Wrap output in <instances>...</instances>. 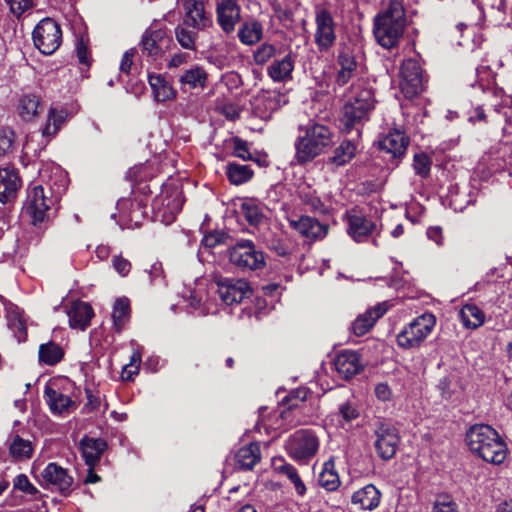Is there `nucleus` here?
<instances>
[{"instance_id":"nucleus-1","label":"nucleus","mask_w":512,"mask_h":512,"mask_svg":"<svg viewBox=\"0 0 512 512\" xmlns=\"http://www.w3.org/2000/svg\"><path fill=\"white\" fill-rule=\"evenodd\" d=\"M375 104L376 100L371 88L366 87L363 82L353 83L342 108L340 118L342 131L350 133L355 130L356 135L359 136L361 127L369 120Z\"/></svg>"},{"instance_id":"nucleus-2","label":"nucleus","mask_w":512,"mask_h":512,"mask_svg":"<svg viewBox=\"0 0 512 512\" xmlns=\"http://www.w3.org/2000/svg\"><path fill=\"white\" fill-rule=\"evenodd\" d=\"M466 443L470 451L484 461L501 464L507 456V447L495 429L477 424L467 431Z\"/></svg>"},{"instance_id":"nucleus-3","label":"nucleus","mask_w":512,"mask_h":512,"mask_svg":"<svg viewBox=\"0 0 512 512\" xmlns=\"http://www.w3.org/2000/svg\"><path fill=\"white\" fill-rule=\"evenodd\" d=\"M61 184L57 189L49 188L48 192L41 185L30 187L23 205V212L28 215L33 225L42 224L50 219L52 207L57 202L59 195L66 189L65 177L60 173Z\"/></svg>"},{"instance_id":"nucleus-4","label":"nucleus","mask_w":512,"mask_h":512,"mask_svg":"<svg viewBox=\"0 0 512 512\" xmlns=\"http://www.w3.org/2000/svg\"><path fill=\"white\" fill-rule=\"evenodd\" d=\"M405 25L403 6L397 1H392L387 10L375 18L374 35L377 42L387 49L396 46L403 35Z\"/></svg>"},{"instance_id":"nucleus-5","label":"nucleus","mask_w":512,"mask_h":512,"mask_svg":"<svg viewBox=\"0 0 512 512\" xmlns=\"http://www.w3.org/2000/svg\"><path fill=\"white\" fill-rule=\"evenodd\" d=\"M300 135L295 142L296 158L299 162L311 161L332 143V133L328 126L319 123H308L300 128Z\"/></svg>"},{"instance_id":"nucleus-6","label":"nucleus","mask_w":512,"mask_h":512,"mask_svg":"<svg viewBox=\"0 0 512 512\" xmlns=\"http://www.w3.org/2000/svg\"><path fill=\"white\" fill-rule=\"evenodd\" d=\"M436 318L431 313H424L413 319L397 335V344L404 349L419 347L431 334Z\"/></svg>"},{"instance_id":"nucleus-7","label":"nucleus","mask_w":512,"mask_h":512,"mask_svg":"<svg viewBox=\"0 0 512 512\" xmlns=\"http://www.w3.org/2000/svg\"><path fill=\"white\" fill-rule=\"evenodd\" d=\"M319 438L309 429L295 431L286 441V451L293 460L307 464L319 450Z\"/></svg>"},{"instance_id":"nucleus-8","label":"nucleus","mask_w":512,"mask_h":512,"mask_svg":"<svg viewBox=\"0 0 512 512\" xmlns=\"http://www.w3.org/2000/svg\"><path fill=\"white\" fill-rule=\"evenodd\" d=\"M229 261L243 271L261 270L266 265L264 253L251 240H240L228 250Z\"/></svg>"},{"instance_id":"nucleus-9","label":"nucleus","mask_w":512,"mask_h":512,"mask_svg":"<svg viewBox=\"0 0 512 512\" xmlns=\"http://www.w3.org/2000/svg\"><path fill=\"white\" fill-rule=\"evenodd\" d=\"M67 119V112L64 109L51 108L48 113L47 123L41 133L32 134L27 137L24 149L27 153L32 151L36 156L38 152L46 147L51 137L55 136Z\"/></svg>"},{"instance_id":"nucleus-10","label":"nucleus","mask_w":512,"mask_h":512,"mask_svg":"<svg viewBox=\"0 0 512 512\" xmlns=\"http://www.w3.org/2000/svg\"><path fill=\"white\" fill-rule=\"evenodd\" d=\"M315 33L314 42L321 53H327L334 46L336 35V23L332 13L324 8H315Z\"/></svg>"},{"instance_id":"nucleus-11","label":"nucleus","mask_w":512,"mask_h":512,"mask_svg":"<svg viewBox=\"0 0 512 512\" xmlns=\"http://www.w3.org/2000/svg\"><path fill=\"white\" fill-rule=\"evenodd\" d=\"M183 202L182 193L177 187L166 186L153 200L152 207L155 216L163 223L169 224L181 211Z\"/></svg>"},{"instance_id":"nucleus-12","label":"nucleus","mask_w":512,"mask_h":512,"mask_svg":"<svg viewBox=\"0 0 512 512\" xmlns=\"http://www.w3.org/2000/svg\"><path fill=\"white\" fill-rule=\"evenodd\" d=\"M33 41L41 53L53 54L62 43L60 25L51 18L41 20L34 28Z\"/></svg>"},{"instance_id":"nucleus-13","label":"nucleus","mask_w":512,"mask_h":512,"mask_svg":"<svg viewBox=\"0 0 512 512\" xmlns=\"http://www.w3.org/2000/svg\"><path fill=\"white\" fill-rule=\"evenodd\" d=\"M374 436L377 455L383 460L392 459L400 441L397 429L389 422L378 420L374 426Z\"/></svg>"},{"instance_id":"nucleus-14","label":"nucleus","mask_w":512,"mask_h":512,"mask_svg":"<svg viewBox=\"0 0 512 512\" xmlns=\"http://www.w3.org/2000/svg\"><path fill=\"white\" fill-rule=\"evenodd\" d=\"M170 42L166 29L151 25L144 32L140 42L142 55L155 61L164 55Z\"/></svg>"},{"instance_id":"nucleus-15","label":"nucleus","mask_w":512,"mask_h":512,"mask_svg":"<svg viewBox=\"0 0 512 512\" xmlns=\"http://www.w3.org/2000/svg\"><path fill=\"white\" fill-rule=\"evenodd\" d=\"M400 88L406 98H413L423 91L422 69L415 59H407L401 65Z\"/></svg>"},{"instance_id":"nucleus-16","label":"nucleus","mask_w":512,"mask_h":512,"mask_svg":"<svg viewBox=\"0 0 512 512\" xmlns=\"http://www.w3.org/2000/svg\"><path fill=\"white\" fill-rule=\"evenodd\" d=\"M241 11L238 0H215L216 22L227 35L235 31L241 20Z\"/></svg>"},{"instance_id":"nucleus-17","label":"nucleus","mask_w":512,"mask_h":512,"mask_svg":"<svg viewBox=\"0 0 512 512\" xmlns=\"http://www.w3.org/2000/svg\"><path fill=\"white\" fill-rule=\"evenodd\" d=\"M218 294L226 305H232L249 297L251 288L244 279L224 278L218 282Z\"/></svg>"},{"instance_id":"nucleus-18","label":"nucleus","mask_w":512,"mask_h":512,"mask_svg":"<svg viewBox=\"0 0 512 512\" xmlns=\"http://www.w3.org/2000/svg\"><path fill=\"white\" fill-rule=\"evenodd\" d=\"M347 220V233L358 243L365 242L376 229V224L356 209L345 214Z\"/></svg>"},{"instance_id":"nucleus-19","label":"nucleus","mask_w":512,"mask_h":512,"mask_svg":"<svg viewBox=\"0 0 512 512\" xmlns=\"http://www.w3.org/2000/svg\"><path fill=\"white\" fill-rule=\"evenodd\" d=\"M41 478L42 485L46 487L53 486L64 495L71 491L73 477L57 463H49L41 472Z\"/></svg>"},{"instance_id":"nucleus-20","label":"nucleus","mask_w":512,"mask_h":512,"mask_svg":"<svg viewBox=\"0 0 512 512\" xmlns=\"http://www.w3.org/2000/svg\"><path fill=\"white\" fill-rule=\"evenodd\" d=\"M297 54L289 51L282 58L274 59L267 67V76L275 83H287L293 79Z\"/></svg>"},{"instance_id":"nucleus-21","label":"nucleus","mask_w":512,"mask_h":512,"mask_svg":"<svg viewBox=\"0 0 512 512\" xmlns=\"http://www.w3.org/2000/svg\"><path fill=\"white\" fill-rule=\"evenodd\" d=\"M185 16L183 24L196 30H204L212 26L213 22L206 15L205 5L200 0H185L183 3Z\"/></svg>"},{"instance_id":"nucleus-22","label":"nucleus","mask_w":512,"mask_h":512,"mask_svg":"<svg viewBox=\"0 0 512 512\" xmlns=\"http://www.w3.org/2000/svg\"><path fill=\"white\" fill-rule=\"evenodd\" d=\"M337 73L335 82L338 86H344L355 74L358 63L351 47L343 46L339 49L337 60Z\"/></svg>"},{"instance_id":"nucleus-23","label":"nucleus","mask_w":512,"mask_h":512,"mask_svg":"<svg viewBox=\"0 0 512 512\" xmlns=\"http://www.w3.org/2000/svg\"><path fill=\"white\" fill-rule=\"evenodd\" d=\"M334 366L338 374L346 380L351 379L363 369L359 354L351 350L340 352L334 360Z\"/></svg>"},{"instance_id":"nucleus-24","label":"nucleus","mask_w":512,"mask_h":512,"mask_svg":"<svg viewBox=\"0 0 512 512\" xmlns=\"http://www.w3.org/2000/svg\"><path fill=\"white\" fill-rule=\"evenodd\" d=\"M289 224L301 235L311 240L322 239L328 232L326 225L309 216H301L299 219H289Z\"/></svg>"},{"instance_id":"nucleus-25","label":"nucleus","mask_w":512,"mask_h":512,"mask_svg":"<svg viewBox=\"0 0 512 512\" xmlns=\"http://www.w3.org/2000/svg\"><path fill=\"white\" fill-rule=\"evenodd\" d=\"M21 180L13 168L0 169V202L5 204L16 198Z\"/></svg>"},{"instance_id":"nucleus-26","label":"nucleus","mask_w":512,"mask_h":512,"mask_svg":"<svg viewBox=\"0 0 512 512\" xmlns=\"http://www.w3.org/2000/svg\"><path fill=\"white\" fill-rule=\"evenodd\" d=\"M264 36V26L261 21L250 17L243 21L238 28L237 37L241 44L254 46L261 42Z\"/></svg>"},{"instance_id":"nucleus-27","label":"nucleus","mask_w":512,"mask_h":512,"mask_svg":"<svg viewBox=\"0 0 512 512\" xmlns=\"http://www.w3.org/2000/svg\"><path fill=\"white\" fill-rule=\"evenodd\" d=\"M386 313L384 304H378L375 307L367 309L364 313L357 316L351 324V331L356 336L365 335Z\"/></svg>"},{"instance_id":"nucleus-28","label":"nucleus","mask_w":512,"mask_h":512,"mask_svg":"<svg viewBox=\"0 0 512 512\" xmlns=\"http://www.w3.org/2000/svg\"><path fill=\"white\" fill-rule=\"evenodd\" d=\"M107 449V442L102 438L84 437L80 441L82 457L88 467L94 468Z\"/></svg>"},{"instance_id":"nucleus-29","label":"nucleus","mask_w":512,"mask_h":512,"mask_svg":"<svg viewBox=\"0 0 512 512\" xmlns=\"http://www.w3.org/2000/svg\"><path fill=\"white\" fill-rule=\"evenodd\" d=\"M409 145V138L400 130H392L379 141L382 151L389 153L394 158L402 157Z\"/></svg>"},{"instance_id":"nucleus-30","label":"nucleus","mask_w":512,"mask_h":512,"mask_svg":"<svg viewBox=\"0 0 512 512\" xmlns=\"http://www.w3.org/2000/svg\"><path fill=\"white\" fill-rule=\"evenodd\" d=\"M93 316L94 311L92 307L82 301L74 302L68 311L70 327L82 331L89 326Z\"/></svg>"},{"instance_id":"nucleus-31","label":"nucleus","mask_w":512,"mask_h":512,"mask_svg":"<svg viewBox=\"0 0 512 512\" xmlns=\"http://www.w3.org/2000/svg\"><path fill=\"white\" fill-rule=\"evenodd\" d=\"M351 501L362 510L372 511L379 506L381 493L373 484H368L354 492Z\"/></svg>"},{"instance_id":"nucleus-32","label":"nucleus","mask_w":512,"mask_h":512,"mask_svg":"<svg viewBox=\"0 0 512 512\" xmlns=\"http://www.w3.org/2000/svg\"><path fill=\"white\" fill-rule=\"evenodd\" d=\"M118 207L121 211L123 209H129L128 214L122 215L123 219L125 220L124 225H121L122 229H132L140 226L145 215L144 207L140 202H134L129 199H122L118 202Z\"/></svg>"},{"instance_id":"nucleus-33","label":"nucleus","mask_w":512,"mask_h":512,"mask_svg":"<svg viewBox=\"0 0 512 512\" xmlns=\"http://www.w3.org/2000/svg\"><path fill=\"white\" fill-rule=\"evenodd\" d=\"M148 80L157 101L165 102L176 97V91L163 75L150 74Z\"/></svg>"},{"instance_id":"nucleus-34","label":"nucleus","mask_w":512,"mask_h":512,"mask_svg":"<svg viewBox=\"0 0 512 512\" xmlns=\"http://www.w3.org/2000/svg\"><path fill=\"white\" fill-rule=\"evenodd\" d=\"M42 110L40 97L34 93H27L20 97L17 111L21 119L30 121Z\"/></svg>"},{"instance_id":"nucleus-35","label":"nucleus","mask_w":512,"mask_h":512,"mask_svg":"<svg viewBox=\"0 0 512 512\" xmlns=\"http://www.w3.org/2000/svg\"><path fill=\"white\" fill-rule=\"evenodd\" d=\"M45 396L47 404L54 414L66 413L69 412L71 408L75 407V402L72 401L69 396L50 387H46Z\"/></svg>"},{"instance_id":"nucleus-36","label":"nucleus","mask_w":512,"mask_h":512,"mask_svg":"<svg viewBox=\"0 0 512 512\" xmlns=\"http://www.w3.org/2000/svg\"><path fill=\"white\" fill-rule=\"evenodd\" d=\"M236 462L240 468L252 469L261 459L260 446L258 443H250L241 447L236 453Z\"/></svg>"},{"instance_id":"nucleus-37","label":"nucleus","mask_w":512,"mask_h":512,"mask_svg":"<svg viewBox=\"0 0 512 512\" xmlns=\"http://www.w3.org/2000/svg\"><path fill=\"white\" fill-rule=\"evenodd\" d=\"M319 485L326 491H336L340 486V477L335 469L334 459L330 458L324 462L322 470L318 476Z\"/></svg>"},{"instance_id":"nucleus-38","label":"nucleus","mask_w":512,"mask_h":512,"mask_svg":"<svg viewBox=\"0 0 512 512\" xmlns=\"http://www.w3.org/2000/svg\"><path fill=\"white\" fill-rule=\"evenodd\" d=\"M207 77L208 75L202 66L192 65L179 77V82L182 86H188L190 89L204 88Z\"/></svg>"},{"instance_id":"nucleus-39","label":"nucleus","mask_w":512,"mask_h":512,"mask_svg":"<svg viewBox=\"0 0 512 512\" xmlns=\"http://www.w3.org/2000/svg\"><path fill=\"white\" fill-rule=\"evenodd\" d=\"M38 355L41 363L54 366L64 358L65 352L61 345L48 341L40 345Z\"/></svg>"},{"instance_id":"nucleus-40","label":"nucleus","mask_w":512,"mask_h":512,"mask_svg":"<svg viewBox=\"0 0 512 512\" xmlns=\"http://www.w3.org/2000/svg\"><path fill=\"white\" fill-rule=\"evenodd\" d=\"M225 173L228 180L233 185L244 184L254 175V172L249 165L238 164L235 162L227 164Z\"/></svg>"},{"instance_id":"nucleus-41","label":"nucleus","mask_w":512,"mask_h":512,"mask_svg":"<svg viewBox=\"0 0 512 512\" xmlns=\"http://www.w3.org/2000/svg\"><path fill=\"white\" fill-rule=\"evenodd\" d=\"M112 318L116 331L120 333L130 319V301L128 298L121 297L115 301Z\"/></svg>"},{"instance_id":"nucleus-42","label":"nucleus","mask_w":512,"mask_h":512,"mask_svg":"<svg viewBox=\"0 0 512 512\" xmlns=\"http://www.w3.org/2000/svg\"><path fill=\"white\" fill-rule=\"evenodd\" d=\"M460 318L465 327L476 329L480 327L485 320L483 311L475 304H466L460 310Z\"/></svg>"},{"instance_id":"nucleus-43","label":"nucleus","mask_w":512,"mask_h":512,"mask_svg":"<svg viewBox=\"0 0 512 512\" xmlns=\"http://www.w3.org/2000/svg\"><path fill=\"white\" fill-rule=\"evenodd\" d=\"M240 209L241 214L251 226H258L265 219L262 206L253 199L243 201Z\"/></svg>"},{"instance_id":"nucleus-44","label":"nucleus","mask_w":512,"mask_h":512,"mask_svg":"<svg viewBox=\"0 0 512 512\" xmlns=\"http://www.w3.org/2000/svg\"><path fill=\"white\" fill-rule=\"evenodd\" d=\"M299 198L301 203L306 207V210L324 214L327 212V208L322 200L317 196L316 192L309 187L300 188Z\"/></svg>"},{"instance_id":"nucleus-45","label":"nucleus","mask_w":512,"mask_h":512,"mask_svg":"<svg viewBox=\"0 0 512 512\" xmlns=\"http://www.w3.org/2000/svg\"><path fill=\"white\" fill-rule=\"evenodd\" d=\"M9 453L16 461L29 459L33 453L32 443L29 440L21 438L19 435H15L9 445Z\"/></svg>"},{"instance_id":"nucleus-46","label":"nucleus","mask_w":512,"mask_h":512,"mask_svg":"<svg viewBox=\"0 0 512 512\" xmlns=\"http://www.w3.org/2000/svg\"><path fill=\"white\" fill-rule=\"evenodd\" d=\"M275 469L278 473L286 476L290 480V482L294 485L297 495L304 496L306 494V485L302 481L297 469L293 465L289 463H283L279 466H276Z\"/></svg>"},{"instance_id":"nucleus-47","label":"nucleus","mask_w":512,"mask_h":512,"mask_svg":"<svg viewBox=\"0 0 512 512\" xmlns=\"http://www.w3.org/2000/svg\"><path fill=\"white\" fill-rule=\"evenodd\" d=\"M188 28L184 24L178 25L175 28V38L182 48L195 51L198 34Z\"/></svg>"},{"instance_id":"nucleus-48","label":"nucleus","mask_w":512,"mask_h":512,"mask_svg":"<svg viewBox=\"0 0 512 512\" xmlns=\"http://www.w3.org/2000/svg\"><path fill=\"white\" fill-rule=\"evenodd\" d=\"M277 48L274 44L263 42L252 52L254 64L263 66L275 57Z\"/></svg>"},{"instance_id":"nucleus-49","label":"nucleus","mask_w":512,"mask_h":512,"mask_svg":"<svg viewBox=\"0 0 512 512\" xmlns=\"http://www.w3.org/2000/svg\"><path fill=\"white\" fill-rule=\"evenodd\" d=\"M356 146L350 141H343L338 148H336L334 152V156L332 158L333 163L337 166H343L348 163L355 155Z\"/></svg>"},{"instance_id":"nucleus-50","label":"nucleus","mask_w":512,"mask_h":512,"mask_svg":"<svg viewBox=\"0 0 512 512\" xmlns=\"http://www.w3.org/2000/svg\"><path fill=\"white\" fill-rule=\"evenodd\" d=\"M142 361V354L139 347L135 348L128 365H126L122 372V378L131 380L133 375L138 374L140 363Z\"/></svg>"},{"instance_id":"nucleus-51","label":"nucleus","mask_w":512,"mask_h":512,"mask_svg":"<svg viewBox=\"0 0 512 512\" xmlns=\"http://www.w3.org/2000/svg\"><path fill=\"white\" fill-rule=\"evenodd\" d=\"M413 167L416 174L420 175L421 177H427L431 167V160L429 156L425 153L415 154Z\"/></svg>"},{"instance_id":"nucleus-52","label":"nucleus","mask_w":512,"mask_h":512,"mask_svg":"<svg viewBox=\"0 0 512 512\" xmlns=\"http://www.w3.org/2000/svg\"><path fill=\"white\" fill-rule=\"evenodd\" d=\"M13 486L14 489L20 490L29 495H35L39 492L38 489L29 481L25 474L17 475L14 479Z\"/></svg>"},{"instance_id":"nucleus-53","label":"nucleus","mask_w":512,"mask_h":512,"mask_svg":"<svg viewBox=\"0 0 512 512\" xmlns=\"http://www.w3.org/2000/svg\"><path fill=\"white\" fill-rule=\"evenodd\" d=\"M233 142V155L241 158L242 160H250L252 159L251 153L249 151L248 143L242 140L239 137H234L232 139Z\"/></svg>"},{"instance_id":"nucleus-54","label":"nucleus","mask_w":512,"mask_h":512,"mask_svg":"<svg viewBox=\"0 0 512 512\" xmlns=\"http://www.w3.org/2000/svg\"><path fill=\"white\" fill-rule=\"evenodd\" d=\"M9 326L14 331L19 342L25 341L27 338V330L25 322L16 314L9 319Z\"/></svg>"},{"instance_id":"nucleus-55","label":"nucleus","mask_w":512,"mask_h":512,"mask_svg":"<svg viewBox=\"0 0 512 512\" xmlns=\"http://www.w3.org/2000/svg\"><path fill=\"white\" fill-rule=\"evenodd\" d=\"M339 415L345 422H351L359 417V410L353 402L347 401L339 406Z\"/></svg>"},{"instance_id":"nucleus-56","label":"nucleus","mask_w":512,"mask_h":512,"mask_svg":"<svg viewBox=\"0 0 512 512\" xmlns=\"http://www.w3.org/2000/svg\"><path fill=\"white\" fill-rule=\"evenodd\" d=\"M433 512H458L457 505L448 496H440L434 503Z\"/></svg>"},{"instance_id":"nucleus-57","label":"nucleus","mask_w":512,"mask_h":512,"mask_svg":"<svg viewBox=\"0 0 512 512\" xmlns=\"http://www.w3.org/2000/svg\"><path fill=\"white\" fill-rule=\"evenodd\" d=\"M14 133L11 130L0 131V155H6L13 149Z\"/></svg>"},{"instance_id":"nucleus-58","label":"nucleus","mask_w":512,"mask_h":512,"mask_svg":"<svg viewBox=\"0 0 512 512\" xmlns=\"http://www.w3.org/2000/svg\"><path fill=\"white\" fill-rule=\"evenodd\" d=\"M265 101L267 102V107L269 109L276 110L287 103V98L284 94L273 91L268 93V95L265 97Z\"/></svg>"},{"instance_id":"nucleus-59","label":"nucleus","mask_w":512,"mask_h":512,"mask_svg":"<svg viewBox=\"0 0 512 512\" xmlns=\"http://www.w3.org/2000/svg\"><path fill=\"white\" fill-rule=\"evenodd\" d=\"M11 12L17 17L32 7V0H7Z\"/></svg>"},{"instance_id":"nucleus-60","label":"nucleus","mask_w":512,"mask_h":512,"mask_svg":"<svg viewBox=\"0 0 512 512\" xmlns=\"http://www.w3.org/2000/svg\"><path fill=\"white\" fill-rule=\"evenodd\" d=\"M112 264L121 276H126L131 270V263L120 255L113 257Z\"/></svg>"},{"instance_id":"nucleus-61","label":"nucleus","mask_w":512,"mask_h":512,"mask_svg":"<svg viewBox=\"0 0 512 512\" xmlns=\"http://www.w3.org/2000/svg\"><path fill=\"white\" fill-rule=\"evenodd\" d=\"M135 54L134 49L127 50L121 59L120 63V71L125 74H129L131 67L133 65V57Z\"/></svg>"},{"instance_id":"nucleus-62","label":"nucleus","mask_w":512,"mask_h":512,"mask_svg":"<svg viewBox=\"0 0 512 512\" xmlns=\"http://www.w3.org/2000/svg\"><path fill=\"white\" fill-rule=\"evenodd\" d=\"M375 395L381 401H389L392 397V391L386 383H379L375 387Z\"/></svg>"},{"instance_id":"nucleus-63","label":"nucleus","mask_w":512,"mask_h":512,"mask_svg":"<svg viewBox=\"0 0 512 512\" xmlns=\"http://www.w3.org/2000/svg\"><path fill=\"white\" fill-rule=\"evenodd\" d=\"M222 240H223V234L218 233V232L209 233L204 236V238L202 240V244L205 247L213 248V247L217 246L218 244H220L222 242Z\"/></svg>"},{"instance_id":"nucleus-64","label":"nucleus","mask_w":512,"mask_h":512,"mask_svg":"<svg viewBox=\"0 0 512 512\" xmlns=\"http://www.w3.org/2000/svg\"><path fill=\"white\" fill-rule=\"evenodd\" d=\"M189 55L184 52L175 53L168 62V68H178L188 62Z\"/></svg>"}]
</instances>
